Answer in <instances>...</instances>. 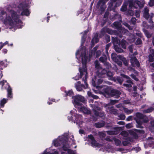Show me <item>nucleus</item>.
<instances>
[{"instance_id": "8", "label": "nucleus", "mask_w": 154, "mask_h": 154, "mask_svg": "<svg viewBox=\"0 0 154 154\" xmlns=\"http://www.w3.org/2000/svg\"><path fill=\"white\" fill-rule=\"evenodd\" d=\"M74 119L72 120V121L74 123H76L77 124H80L82 123V116L79 114H75L74 115Z\"/></svg>"}, {"instance_id": "34", "label": "nucleus", "mask_w": 154, "mask_h": 154, "mask_svg": "<svg viewBox=\"0 0 154 154\" xmlns=\"http://www.w3.org/2000/svg\"><path fill=\"white\" fill-rule=\"evenodd\" d=\"M98 135L101 140H103L106 136V134L103 131L99 132Z\"/></svg>"}, {"instance_id": "7", "label": "nucleus", "mask_w": 154, "mask_h": 154, "mask_svg": "<svg viewBox=\"0 0 154 154\" xmlns=\"http://www.w3.org/2000/svg\"><path fill=\"white\" fill-rule=\"evenodd\" d=\"M20 3L18 6L19 9L22 10H28L29 8V5L27 3L28 0H20Z\"/></svg>"}, {"instance_id": "54", "label": "nucleus", "mask_w": 154, "mask_h": 154, "mask_svg": "<svg viewBox=\"0 0 154 154\" xmlns=\"http://www.w3.org/2000/svg\"><path fill=\"white\" fill-rule=\"evenodd\" d=\"M119 117L121 120H124L125 118V116L124 115L121 114L119 116Z\"/></svg>"}, {"instance_id": "24", "label": "nucleus", "mask_w": 154, "mask_h": 154, "mask_svg": "<svg viewBox=\"0 0 154 154\" xmlns=\"http://www.w3.org/2000/svg\"><path fill=\"white\" fill-rule=\"evenodd\" d=\"M94 114L97 117H102L104 116V113L103 112H99L97 111H94Z\"/></svg>"}, {"instance_id": "62", "label": "nucleus", "mask_w": 154, "mask_h": 154, "mask_svg": "<svg viewBox=\"0 0 154 154\" xmlns=\"http://www.w3.org/2000/svg\"><path fill=\"white\" fill-rule=\"evenodd\" d=\"M2 52L5 54H6L8 52V50L7 49L4 48L2 51Z\"/></svg>"}, {"instance_id": "10", "label": "nucleus", "mask_w": 154, "mask_h": 154, "mask_svg": "<svg viewBox=\"0 0 154 154\" xmlns=\"http://www.w3.org/2000/svg\"><path fill=\"white\" fill-rule=\"evenodd\" d=\"M7 84L8 85V88H5L7 92V97L8 98L12 99L13 98L12 89L8 83Z\"/></svg>"}, {"instance_id": "42", "label": "nucleus", "mask_w": 154, "mask_h": 154, "mask_svg": "<svg viewBox=\"0 0 154 154\" xmlns=\"http://www.w3.org/2000/svg\"><path fill=\"white\" fill-rule=\"evenodd\" d=\"M4 15H6V17L8 16L7 15L6 12L5 11V10H2L0 14V17L1 18H3V16Z\"/></svg>"}, {"instance_id": "35", "label": "nucleus", "mask_w": 154, "mask_h": 154, "mask_svg": "<svg viewBox=\"0 0 154 154\" xmlns=\"http://www.w3.org/2000/svg\"><path fill=\"white\" fill-rule=\"evenodd\" d=\"M135 74V75H134L133 74H131L130 76H131L133 79L135 80L136 81H137L138 80V79L136 77V76L138 75V73L137 72L135 71L134 72Z\"/></svg>"}, {"instance_id": "2", "label": "nucleus", "mask_w": 154, "mask_h": 154, "mask_svg": "<svg viewBox=\"0 0 154 154\" xmlns=\"http://www.w3.org/2000/svg\"><path fill=\"white\" fill-rule=\"evenodd\" d=\"M79 71L80 72V74L79 73L77 74L76 76L74 77V79L75 80H78L81 79L82 76L83 75V73H85V76L82 79L83 81H84L85 84V86L83 87L85 88H88V85L87 82V79L88 78V73L86 69L85 68H82L81 67L79 68Z\"/></svg>"}, {"instance_id": "4", "label": "nucleus", "mask_w": 154, "mask_h": 154, "mask_svg": "<svg viewBox=\"0 0 154 154\" xmlns=\"http://www.w3.org/2000/svg\"><path fill=\"white\" fill-rule=\"evenodd\" d=\"M143 6V2L137 0L134 2H130L129 3V7L131 9H137L138 8L141 9Z\"/></svg>"}, {"instance_id": "21", "label": "nucleus", "mask_w": 154, "mask_h": 154, "mask_svg": "<svg viewBox=\"0 0 154 154\" xmlns=\"http://www.w3.org/2000/svg\"><path fill=\"white\" fill-rule=\"evenodd\" d=\"M117 57L120 60H122L126 66H128V63L127 61L123 56L119 55H117Z\"/></svg>"}, {"instance_id": "6", "label": "nucleus", "mask_w": 154, "mask_h": 154, "mask_svg": "<svg viewBox=\"0 0 154 154\" xmlns=\"http://www.w3.org/2000/svg\"><path fill=\"white\" fill-rule=\"evenodd\" d=\"M74 101L76 105L81 106L82 104V103L85 102V99L83 97L78 95L75 96Z\"/></svg>"}, {"instance_id": "64", "label": "nucleus", "mask_w": 154, "mask_h": 154, "mask_svg": "<svg viewBox=\"0 0 154 154\" xmlns=\"http://www.w3.org/2000/svg\"><path fill=\"white\" fill-rule=\"evenodd\" d=\"M103 80L101 79H99L98 80L97 83L98 85H99L101 84L103 82Z\"/></svg>"}, {"instance_id": "25", "label": "nucleus", "mask_w": 154, "mask_h": 154, "mask_svg": "<svg viewBox=\"0 0 154 154\" xmlns=\"http://www.w3.org/2000/svg\"><path fill=\"white\" fill-rule=\"evenodd\" d=\"M8 100V99H6L3 98L0 101V105L1 107L3 108L4 107L5 104L6 103Z\"/></svg>"}, {"instance_id": "32", "label": "nucleus", "mask_w": 154, "mask_h": 154, "mask_svg": "<svg viewBox=\"0 0 154 154\" xmlns=\"http://www.w3.org/2000/svg\"><path fill=\"white\" fill-rule=\"evenodd\" d=\"M151 53L152 54V55L150 54L149 55V61L150 62H153L154 61V58L152 56H153L154 57V50H152L151 51Z\"/></svg>"}, {"instance_id": "37", "label": "nucleus", "mask_w": 154, "mask_h": 154, "mask_svg": "<svg viewBox=\"0 0 154 154\" xmlns=\"http://www.w3.org/2000/svg\"><path fill=\"white\" fill-rule=\"evenodd\" d=\"M123 108L125 112L128 114H130L133 112L132 110H129L124 107Z\"/></svg>"}, {"instance_id": "48", "label": "nucleus", "mask_w": 154, "mask_h": 154, "mask_svg": "<svg viewBox=\"0 0 154 154\" xmlns=\"http://www.w3.org/2000/svg\"><path fill=\"white\" fill-rule=\"evenodd\" d=\"M121 134L125 137H126L128 135V133L125 131H123L121 133Z\"/></svg>"}, {"instance_id": "36", "label": "nucleus", "mask_w": 154, "mask_h": 154, "mask_svg": "<svg viewBox=\"0 0 154 154\" xmlns=\"http://www.w3.org/2000/svg\"><path fill=\"white\" fill-rule=\"evenodd\" d=\"M92 108H93V111L94 113V111H97V110L100 111L101 110V108L99 107L96 106L95 105H93Z\"/></svg>"}, {"instance_id": "15", "label": "nucleus", "mask_w": 154, "mask_h": 154, "mask_svg": "<svg viewBox=\"0 0 154 154\" xmlns=\"http://www.w3.org/2000/svg\"><path fill=\"white\" fill-rule=\"evenodd\" d=\"M131 62L132 65L133 66H140L139 63L135 57H132L131 59Z\"/></svg>"}, {"instance_id": "18", "label": "nucleus", "mask_w": 154, "mask_h": 154, "mask_svg": "<svg viewBox=\"0 0 154 154\" xmlns=\"http://www.w3.org/2000/svg\"><path fill=\"white\" fill-rule=\"evenodd\" d=\"M76 89L77 91H81L82 89V87H85L83 84H81V82L79 81H78L75 85Z\"/></svg>"}, {"instance_id": "46", "label": "nucleus", "mask_w": 154, "mask_h": 154, "mask_svg": "<svg viewBox=\"0 0 154 154\" xmlns=\"http://www.w3.org/2000/svg\"><path fill=\"white\" fill-rule=\"evenodd\" d=\"M8 45V46L9 45L8 44V41H6L4 43H3L2 42H0V46L1 47V46H2V48L5 45Z\"/></svg>"}, {"instance_id": "41", "label": "nucleus", "mask_w": 154, "mask_h": 154, "mask_svg": "<svg viewBox=\"0 0 154 154\" xmlns=\"http://www.w3.org/2000/svg\"><path fill=\"white\" fill-rule=\"evenodd\" d=\"M7 64H5V62H4L3 61H0V66L2 67V68H5L7 66Z\"/></svg>"}, {"instance_id": "28", "label": "nucleus", "mask_w": 154, "mask_h": 154, "mask_svg": "<svg viewBox=\"0 0 154 154\" xmlns=\"http://www.w3.org/2000/svg\"><path fill=\"white\" fill-rule=\"evenodd\" d=\"M112 5L116 4V6L119 5L122 2V0H111Z\"/></svg>"}, {"instance_id": "56", "label": "nucleus", "mask_w": 154, "mask_h": 154, "mask_svg": "<svg viewBox=\"0 0 154 154\" xmlns=\"http://www.w3.org/2000/svg\"><path fill=\"white\" fill-rule=\"evenodd\" d=\"M4 80L1 81L0 82V85H2L1 88L2 90L4 88L3 86L4 85Z\"/></svg>"}, {"instance_id": "26", "label": "nucleus", "mask_w": 154, "mask_h": 154, "mask_svg": "<svg viewBox=\"0 0 154 154\" xmlns=\"http://www.w3.org/2000/svg\"><path fill=\"white\" fill-rule=\"evenodd\" d=\"M113 74L111 72L108 71L106 73V78L107 77L108 79L109 80H114V79L113 77Z\"/></svg>"}, {"instance_id": "63", "label": "nucleus", "mask_w": 154, "mask_h": 154, "mask_svg": "<svg viewBox=\"0 0 154 154\" xmlns=\"http://www.w3.org/2000/svg\"><path fill=\"white\" fill-rule=\"evenodd\" d=\"M91 97H92L93 99H97L99 98V97L98 96L96 95H94L93 94L92 95V96H91Z\"/></svg>"}, {"instance_id": "49", "label": "nucleus", "mask_w": 154, "mask_h": 154, "mask_svg": "<svg viewBox=\"0 0 154 154\" xmlns=\"http://www.w3.org/2000/svg\"><path fill=\"white\" fill-rule=\"evenodd\" d=\"M101 52L100 50L97 51L96 52V57H99L101 55Z\"/></svg>"}, {"instance_id": "53", "label": "nucleus", "mask_w": 154, "mask_h": 154, "mask_svg": "<svg viewBox=\"0 0 154 154\" xmlns=\"http://www.w3.org/2000/svg\"><path fill=\"white\" fill-rule=\"evenodd\" d=\"M114 140L115 141V143L116 145H119L121 143L120 141L118 139H115Z\"/></svg>"}, {"instance_id": "11", "label": "nucleus", "mask_w": 154, "mask_h": 154, "mask_svg": "<svg viewBox=\"0 0 154 154\" xmlns=\"http://www.w3.org/2000/svg\"><path fill=\"white\" fill-rule=\"evenodd\" d=\"M111 57L112 60L116 62L118 65L121 66L122 64V63L121 61L119 60V59L117 57V56H116L115 53H112L111 54Z\"/></svg>"}, {"instance_id": "33", "label": "nucleus", "mask_w": 154, "mask_h": 154, "mask_svg": "<svg viewBox=\"0 0 154 154\" xmlns=\"http://www.w3.org/2000/svg\"><path fill=\"white\" fill-rule=\"evenodd\" d=\"M127 43L124 40H122L120 43V45L122 46V48L124 49L126 48V45H127Z\"/></svg>"}, {"instance_id": "29", "label": "nucleus", "mask_w": 154, "mask_h": 154, "mask_svg": "<svg viewBox=\"0 0 154 154\" xmlns=\"http://www.w3.org/2000/svg\"><path fill=\"white\" fill-rule=\"evenodd\" d=\"M23 11L21 12L20 15L21 16H29L30 12L29 10H23Z\"/></svg>"}, {"instance_id": "5", "label": "nucleus", "mask_w": 154, "mask_h": 154, "mask_svg": "<svg viewBox=\"0 0 154 154\" xmlns=\"http://www.w3.org/2000/svg\"><path fill=\"white\" fill-rule=\"evenodd\" d=\"M121 94L120 92L117 90L106 89V94L109 97L115 96L116 98H119Z\"/></svg>"}, {"instance_id": "23", "label": "nucleus", "mask_w": 154, "mask_h": 154, "mask_svg": "<svg viewBox=\"0 0 154 154\" xmlns=\"http://www.w3.org/2000/svg\"><path fill=\"white\" fill-rule=\"evenodd\" d=\"M80 109L85 114H90L91 113V112L90 110L88 109L87 108L84 107V106H82L80 108Z\"/></svg>"}, {"instance_id": "61", "label": "nucleus", "mask_w": 154, "mask_h": 154, "mask_svg": "<svg viewBox=\"0 0 154 154\" xmlns=\"http://www.w3.org/2000/svg\"><path fill=\"white\" fill-rule=\"evenodd\" d=\"M87 94L88 97H91L93 94L92 92L90 91H88L87 92Z\"/></svg>"}, {"instance_id": "12", "label": "nucleus", "mask_w": 154, "mask_h": 154, "mask_svg": "<svg viewBox=\"0 0 154 154\" xmlns=\"http://www.w3.org/2000/svg\"><path fill=\"white\" fill-rule=\"evenodd\" d=\"M98 36L99 35L98 33H96L94 34V37L91 41L92 46H94L95 43H97L98 42L99 40L98 38Z\"/></svg>"}, {"instance_id": "13", "label": "nucleus", "mask_w": 154, "mask_h": 154, "mask_svg": "<svg viewBox=\"0 0 154 154\" xmlns=\"http://www.w3.org/2000/svg\"><path fill=\"white\" fill-rule=\"evenodd\" d=\"M106 0H99L97 5V7L98 8L101 9L104 8L106 6Z\"/></svg>"}, {"instance_id": "19", "label": "nucleus", "mask_w": 154, "mask_h": 154, "mask_svg": "<svg viewBox=\"0 0 154 154\" xmlns=\"http://www.w3.org/2000/svg\"><path fill=\"white\" fill-rule=\"evenodd\" d=\"M82 62L83 64H86L87 63L88 57L85 54H82Z\"/></svg>"}, {"instance_id": "60", "label": "nucleus", "mask_w": 154, "mask_h": 154, "mask_svg": "<svg viewBox=\"0 0 154 154\" xmlns=\"http://www.w3.org/2000/svg\"><path fill=\"white\" fill-rule=\"evenodd\" d=\"M141 41L140 39H138L137 40L136 42V45H139L141 44Z\"/></svg>"}, {"instance_id": "57", "label": "nucleus", "mask_w": 154, "mask_h": 154, "mask_svg": "<svg viewBox=\"0 0 154 154\" xmlns=\"http://www.w3.org/2000/svg\"><path fill=\"white\" fill-rule=\"evenodd\" d=\"M124 24L128 28L129 30H132V27L130 26L127 23H124Z\"/></svg>"}, {"instance_id": "14", "label": "nucleus", "mask_w": 154, "mask_h": 154, "mask_svg": "<svg viewBox=\"0 0 154 154\" xmlns=\"http://www.w3.org/2000/svg\"><path fill=\"white\" fill-rule=\"evenodd\" d=\"M62 142V148L64 151H67L69 149L68 148V146L67 145V141L65 139H62L61 140Z\"/></svg>"}, {"instance_id": "45", "label": "nucleus", "mask_w": 154, "mask_h": 154, "mask_svg": "<svg viewBox=\"0 0 154 154\" xmlns=\"http://www.w3.org/2000/svg\"><path fill=\"white\" fill-rule=\"evenodd\" d=\"M115 49L116 51L118 53H121L123 52L122 49L116 46L115 47Z\"/></svg>"}, {"instance_id": "3", "label": "nucleus", "mask_w": 154, "mask_h": 154, "mask_svg": "<svg viewBox=\"0 0 154 154\" xmlns=\"http://www.w3.org/2000/svg\"><path fill=\"white\" fill-rule=\"evenodd\" d=\"M95 67L96 69H98L99 70L97 72V75L99 77H102V75L106 73V70L102 69V68L100 66L99 61L96 60L95 61Z\"/></svg>"}, {"instance_id": "40", "label": "nucleus", "mask_w": 154, "mask_h": 154, "mask_svg": "<svg viewBox=\"0 0 154 154\" xmlns=\"http://www.w3.org/2000/svg\"><path fill=\"white\" fill-rule=\"evenodd\" d=\"M113 24L115 27L117 28H120L121 26V25L119 22H115Z\"/></svg>"}, {"instance_id": "59", "label": "nucleus", "mask_w": 154, "mask_h": 154, "mask_svg": "<svg viewBox=\"0 0 154 154\" xmlns=\"http://www.w3.org/2000/svg\"><path fill=\"white\" fill-rule=\"evenodd\" d=\"M118 102V100H111V103L112 104H114L115 103H117Z\"/></svg>"}, {"instance_id": "58", "label": "nucleus", "mask_w": 154, "mask_h": 154, "mask_svg": "<svg viewBox=\"0 0 154 154\" xmlns=\"http://www.w3.org/2000/svg\"><path fill=\"white\" fill-rule=\"evenodd\" d=\"M126 128H131L133 127L132 125L131 124H127L126 125Z\"/></svg>"}, {"instance_id": "55", "label": "nucleus", "mask_w": 154, "mask_h": 154, "mask_svg": "<svg viewBox=\"0 0 154 154\" xmlns=\"http://www.w3.org/2000/svg\"><path fill=\"white\" fill-rule=\"evenodd\" d=\"M67 152L69 154H75L74 151L70 149L68 150Z\"/></svg>"}, {"instance_id": "43", "label": "nucleus", "mask_w": 154, "mask_h": 154, "mask_svg": "<svg viewBox=\"0 0 154 154\" xmlns=\"http://www.w3.org/2000/svg\"><path fill=\"white\" fill-rule=\"evenodd\" d=\"M100 26L101 27H103L104 25L106 23V19H103V20L100 21Z\"/></svg>"}, {"instance_id": "51", "label": "nucleus", "mask_w": 154, "mask_h": 154, "mask_svg": "<svg viewBox=\"0 0 154 154\" xmlns=\"http://www.w3.org/2000/svg\"><path fill=\"white\" fill-rule=\"evenodd\" d=\"M149 3V5L150 6H152L154 5V0H150Z\"/></svg>"}, {"instance_id": "27", "label": "nucleus", "mask_w": 154, "mask_h": 154, "mask_svg": "<svg viewBox=\"0 0 154 154\" xmlns=\"http://www.w3.org/2000/svg\"><path fill=\"white\" fill-rule=\"evenodd\" d=\"M137 116H140L141 119L142 117H143V119H142V121H143L144 122H147L148 121V119L146 116H143V115L140 113H137Z\"/></svg>"}, {"instance_id": "52", "label": "nucleus", "mask_w": 154, "mask_h": 154, "mask_svg": "<svg viewBox=\"0 0 154 154\" xmlns=\"http://www.w3.org/2000/svg\"><path fill=\"white\" fill-rule=\"evenodd\" d=\"M88 137L89 139H90L91 140V141L94 140L95 139L93 136L92 134L88 135Z\"/></svg>"}, {"instance_id": "9", "label": "nucleus", "mask_w": 154, "mask_h": 154, "mask_svg": "<svg viewBox=\"0 0 154 154\" xmlns=\"http://www.w3.org/2000/svg\"><path fill=\"white\" fill-rule=\"evenodd\" d=\"M121 76L125 78L126 79H128V80L126 82L127 83H128L129 84H123V85L125 86L128 88H130L131 87V84H133V83L132 81L130 79V78L129 76L125 75L123 74H121Z\"/></svg>"}, {"instance_id": "30", "label": "nucleus", "mask_w": 154, "mask_h": 154, "mask_svg": "<svg viewBox=\"0 0 154 154\" xmlns=\"http://www.w3.org/2000/svg\"><path fill=\"white\" fill-rule=\"evenodd\" d=\"M91 144L93 146L98 147L100 146V144L98 143L95 139L91 141Z\"/></svg>"}, {"instance_id": "31", "label": "nucleus", "mask_w": 154, "mask_h": 154, "mask_svg": "<svg viewBox=\"0 0 154 154\" xmlns=\"http://www.w3.org/2000/svg\"><path fill=\"white\" fill-rule=\"evenodd\" d=\"M104 125V124L103 122L95 123L94 124V126L97 128H101Z\"/></svg>"}, {"instance_id": "50", "label": "nucleus", "mask_w": 154, "mask_h": 154, "mask_svg": "<svg viewBox=\"0 0 154 154\" xmlns=\"http://www.w3.org/2000/svg\"><path fill=\"white\" fill-rule=\"evenodd\" d=\"M145 33L146 35L148 38H149L151 37V34L149 33L147 31H145Z\"/></svg>"}, {"instance_id": "22", "label": "nucleus", "mask_w": 154, "mask_h": 154, "mask_svg": "<svg viewBox=\"0 0 154 154\" xmlns=\"http://www.w3.org/2000/svg\"><path fill=\"white\" fill-rule=\"evenodd\" d=\"M106 34V26L104 27L100 31V33L99 35L100 38H102Z\"/></svg>"}, {"instance_id": "38", "label": "nucleus", "mask_w": 154, "mask_h": 154, "mask_svg": "<svg viewBox=\"0 0 154 154\" xmlns=\"http://www.w3.org/2000/svg\"><path fill=\"white\" fill-rule=\"evenodd\" d=\"M98 47V46H96L94 48L93 50L91 51V54L95 55V54L96 52L97 51Z\"/></svg>"}, {"instance_id": "39", "label": "nucleus", "mask_w": 154, "mask_h": 154, "mask_svg": "<svg viewBox=\"0 0 154 154\" xmlns=\"http://www.w3.org/2000/svg\"><path fill=\"white\" fill-rule=\"evenodd\" d=\"M153 108L152 107H150L146 110H144L143 111V112L144 113H148L152 112L153 110Z\"/></svg>"}, {"instance_id": "44", "label": "nucleus", "mask_w": 154, "mask_h": 154, "mask_svg": "<svg viewBox=\"0 0 154 154\" xmlns=\"http://www.w3.org/2000/svg\"><path fill=\"white\" fill-rule=\"evenodd\" d=\"M99 60L100 62L103 63L104 64L106 63V58L104 57H100Z\"/></svg>"}, {"instance_id": "17", "label": "nucleus", "mask_w": 154, "mask_h": 154, "mask_svg": "<svg viewBox=\"0 0 154 154\" xmlns=\"http://www.w3.org/2000/svg\"><path fill=\"white\" fill-rule=\"evenodd\" d=\"M62 139H65V138L63 137L60 138L58 140H54L53 141L54 145L55 146H60L62 144Z\"/></svg>"}, {"instance_id": "1", "label": "nucleus", "mask_w": 154, "mask_h": 154, "mask_svg": "<svg viewBox=\"0 0 154 154\" xmlns=\"http://www.w3.org/2000/svg\"><path fill=\"white\" fill-rule=\"evenodd\" d=\"M10 13V16H7L4 20V23L5 24L8 23L9 25L13 27L15 24H19L22 23V21L20 19V15L18 14L14 10H8Z\"/></svg>"}, {"instance_id": "47", "label": "nucleus", "mask_w": 154, "mask_h": 154, "mask_svg": "<svg viewBox=\"0 0 154 154\" xmlns=\"http://www.w3.org/2000/svg\"><path fill=\"white\" fill-rule=\"evenodd\" d=\"M100 93L103 94L104 96L106 97V88L104 87L103 91H100Z\"/></svg>"}, {"instance_id": "16", "label": "nucleus", "mask_w": 154, "mask_h": 154, "mask_svg": "<svg viewBox=\"0 0 154 154\" xmlns=\"http://www.w3.org/2000/svg\"><path fill=\"white\" fill-rule=\"evenodd\" d=\"M153 14L151 13V14H149V10H144L143 13V17L146 19H148L150 17L151 18L153 17Z\"/></svg>"}, {"instance_id": "20", "label": "nucleus", "mask_w": 154, "mask_h": 154, "mask_svg": "<svg viewBox=\"0 0 154 154\" xmlns=\"http://www.w3.org/2000/svg\"><path fill=\"white\" fill-rule=\"evenodd\" d=\"M64 92L65 93V97H67L69 96L70 97H72V98L73 97L74 92L72 89L69 90L68 91H65Z\"/></svg>"}]
</instances>
